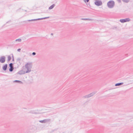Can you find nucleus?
<instances>
[{"label":"nucleus","mask_w":133,"mask_h":133,"mask_svg":"<svg viewBox=\"0 0 133 133\" xmlns=\"http://www.w3.org/2000/svg\"><path fill=\"white\" fill-rule=\"evenodd\" d=\"M32 66V63H27L25 65V68L27 69L26 72H29L31 71V68ZM23 68H25L23 66Z\"/></svg>","instance_id":"nucleus-1"},{"label":"nucleus","mask_w":133,"mask_h":133,"mask_svg":"<svg viewBox=\"0 0 133 133\" xmlns=\"http://www.w3.org/2000/svg\"><path fill=\"white\" fill-rule=\"evenodd\" d=\"M115 3L112 0H110L108 1L107 3V5L109 8H112L114 6Z\"/></svg>","instance_id":"nucleus-2"},{"label":"nucleus","mask_w":133,"mask_h":133,"mask_svg":"<svg viewBox=\"0 0 133 133\" xmlns=\"http://www.w3.org/2000/svg\"><path fill=\"white\" fill-rule=\"evenodd\" d=\"M94 4L96 5L99 6L101 5L102 4V3L101 1L97 0L95 2Z\"/></svg>","instance_id":"nucleus-3"},{"label":"nucleus","mask_w":133,"mask_h":133,"mask_svg":"<svg viewBox=\"0 0 133 133\" xmlns=\"http://www.w3.org/2000/svg\"><path fill=\"white\" fill-rule=\"evenodd\" d=\"M130 19L129 18H126L125 19H120L119 21L122 23H124L127 22H129L130 21Z\"/></svg>","instance_id":"nucleus-4"},{"label":"nucleus","mask_w":133,"mask_h":133,"mask_svg":"<svg viewBox=\"0 0 133 133\" xmlns=\"http://www.w3.org/2000/svg\"><path fill=\"white\" fill-rule=\"evenodd\" d=\"M5 61V57L4 56H3L0 57V62L3 63Z\"/></svg>","instance_id":"nucleus-5"},{"label":"nucleus","mask_w":133,"mask_h":133,"mask_svg":"<svg viewBox=\"0 0 133 133\" xmlns=\"http://www.w3.org/2000/svg\"><path fill=\"white\" fill-rule=\"evenodd\" d=\"M28 72H27L26 71H25L22 70L20 71H19L17 73V74H19V75H22L25 74L26 73H28Z\"/></svg>","instance_id":"nucleus-6"},{"label":"nucleus","mask_w":133,"mask_h":133,"mask_svg":"<svg viewBox=\"0 0 133 133\" xmlns=\"http://www.w3.org/2000/svg\"><path fill=\"white\" fill-rule=\"evenodd\" d=\"M51 121L50 119H45L43 120H41L39 121V122L42 123H44L46 122H50Z\"/></svg>","instance_id":"nucleus-7"},{"label":"nucleus","mask_w":133,"mask_h":133,"mask_svg":"<svg viewBox=\"0 0 133 133\" xmlns=\"http://www.w3.org/2000/svg\"><path fill=\"white\" fill-rule=\"evenodd\" d=\"M8 66V64H5L2 67V69L4 71H6L7 69Z\"/></svg>","instance_id":"nucleus-8"},{"label":"nucleus","mask_w":133,"mask_h":133,"mask_svg":"<svg viewBox=\"0 0 133 133\" xmlns=\"http://www.w3.org/2000/svg\"><path fill=\"white\" fill-rule=\"evenodd\" d=\"M96 93H97L96 91H95L92 92L88 94V95H89L90 97H91L93 96L94 95H95V94H96Z\"/></svg>","instance_id":"nucleus-9"},{"label":"nucleus","mask_w":133,"mask_h":133,"mask_svg":"<svg viewBox=\"0 0 133 133\" xmlns=\"http://www.w3.org/2000/svg\"><path fill=\"white\" fill-rule=\"evenodd\" d=\"M55 6V4H53L49 7V10H51Z\"/></svg>","instance_id":"nucleus-10"},{"label":"nucleus","mask_w":133,"mask_h":133,"mask_svg":"<svg viewBox=\"0 0 133 133\" xmlns=\"http://www.w3.org/2000/svg\"><path fill=\"white\" fill-rule=\"evenodd\" d=\"M14 82L19 83L20 84L23 83V82L19 80H15L14 81Z\"/></svg>","instance_id":"nucleus-11"},{"label":"nucleus","mask_w":133,"mask_h":133,"mask_svg":"<svg viewBox=\"0 0 133 133\" xmlns=\"http://www.w3.org/2000/svg\"><path fill=\"white\" fill-rule=\"evenodd\" d=\"M14 67H10L9 68V71H10V72H12L14 69Z\"/></svg>","instance_id":"nucleus-12"},{"label":"nucleus","mask_w":133,"mask_h":133,"mask_svg":"<svg viewBox=\"0 0 133 133\" xmlns=\"http://www.w3.org/2000/svg\"><path fill=\"white\" fill-rule=\"evenodd\" d=\"M9 66L10 67H14L13 64L12 63H10L9 64Z\"/></svg>","instance_id":"nucleus-13"},{"label":"nucleus","mask_w":133,"mask_h":133,"mask_svg":"<svg viewBox=\"0 0 133 133\" xmlns=\"http://www.w3.org/2000/svg\"><path fill=\"white\" fill-rule=\"evenodd\" d=\"M123 84V82L117 83V86L121 85Z\"/></svg>","instance_id":"nucleus-14"},{"label":"nucleus","mask_w":133,"mask_h":133,"mask_svg":"<svg viewBox=\"0 0 133 133\" xmlns=\"http://www.w3.org/2000/svg\"><path fill=\"white\" fill-rule=\"evenodd\" d=\"M11 59V57L10 56H8V61H9Z\"/></svg>","instance_id":"nucleus-15"},{"label":"nucleus","mask_w":133,"mask_h":133,"mask_svg":"<svg viewBox=\"0 0 133 133\" xmlns=\"http://www.w3.org/2000/svg\"><path fill=\"white\" fill-rule=\"evenodd\" d=\"M81 19L83 20H90V19L89 18H82Z\"/></svg>","instance_id":"nucleus-16"},{"label":"nucleus","mask_w":133,"mask_h":133,"mask_svg":"<svg viewBox=\"0 0 133 133\" xmlns=\"http://www.w3.org/2000/svg\"><path fill=\"white\" fill-rule=\"evenodd\" d=\"M122 1L124 2L127 3L130 0H122Z\"/></svg>","instance_id":"nucleus-17"},{"label":"nucleus","mask_w":133,"mask_h":133,"mask_svg":"<svg viewBox=\"0 0 133 133\" xmlns=\"http://www.w3.org/2000/svg\"><path fill=\"white\" fill-rule=\"evenodd\" d=\"M28 113H31V114H35L34 111V110H31V111H30V112H29Z\"/></svg>","instance_id":"nucleus-18"},{"label":"nucleus","mask_w":133,"mask_h":133,"mask_svg":"<svg viewBox=\"0 0 133 133\" xmlns=\"http://www.w3.org/2000/svg\"><path fill=\"white\" fill-rule=\"evenodd\" d=\"M84 98H88L90 97L88 95L84 96Z\"/></svg>","instance_id":"nucleus-19"},{"label":"nucleus","mask_w":133,"mask_h":133,"mask_svg":"<svg viewBox=\"0 0 133 133\" xmlns=\"http://www.w3.org/2000/svg\"><path fill=\"white\" fill-rule=\"evenodd\" d=\"M15 41H18L19 42H21V41H22V39H20V38H19V39H16Z\"/></svg>","instance_id":"nucleus-20"},{"label":"nucleus","mask_w":133,"mask_h":133,"mask_svg":"<svg viewBox=\"0 0 133 133\" xmlns=\"http://www.w3.org/2000/svg\"><path fill=\"white\" fill-rule=\"evenodd\" d=\"M21 60V58H18L17 59V62H20Z\"/></svg>","instance_id":"nucleus-21"},{"label":"nucleus","mask_w":133,"mask_h":133,"mask_svg":"<svg viewBox=\"0 0 133 133\" xmlns=\"http://www.w3.org/2000/svg\"><path fill=\"white\" fill-rule=\"evenodd\" d=\"M49 18V17H46L42 18V19H48V18Z\"/></svg>","instance_id":"nucleus-22"},{"label":"nucleus","mask_w":133,"mask_h":133,"mask_svg":"<svg viewBox=\"0 0 133 133\" xmlns=\"http://www.w3.org/2000/svg\"><path fill=\"white\" fill-rule=\"evenodd\" d=\"M12 60L13 61H14V56L13 55V54H12Z\"/></svg>","instance_id":"nucleus-23"},{"label":"nucleus","mask_w":133,"mask_h":133,"mask_svg":"<svg viewBox=\"0 0 133 133\" xmlns=\"http://www.w3.org/2000/svg\"><path fill=\"white\" fill-rule=\"evenodd\" d=\"M36 21V19H32L31 20H28V21Z\"/></svg>","instance_id":"nucleus-24"},{"label":"nucleus","mask_w":133,"mask_h":133,"mask_svg":"<svg viewBox=\"0 0 133 133\" xmlns=\"http://www.w3.org/2000/svg\"><path fill=\"white\" fill-rule=\"evenodd\" d=\"M42 20V18H38L36 19V21H38V20Z\"/></svg>","instance_id":"nucleus-25"},{"label":"nucleus","mask_w":133,"mask_h":133,"mask_svg":"<svg viewBox=\"0 0 133 133\" xmlns=\"http://www.w3.org/2000/svg\"><path fill=\"white\" fill-rule=\"evenodd\" d=\"M83 0L84 1V2L85 3H86V2L88 3V2H89V0Z\"/></svg>","instance_id":"nucleus-26"},{"label":"nucleus","mask_w":133,"mask_h":133,"mask_svg":"<svg viewBox=\"0 0 133 133\" xmlns=\"http://www.w3.org/2000/svg\"><path fill=\"white\" fill-rule=\"evenodd\" d=\"M32 54L33 55H35L36 54V52H32Z\"/></svg>","instance_id":"nucleus-27"},{"label":"nucleus","mask_w":133,"mask_h":133,"mask_svg":"<svg viewBox=\"0 0 133 133\" xmlns=\"http://www.w3.org/2000/svg\"><path fill=\"white\" fill-rule=\"evenodd\" d=\"M21 50V49L20 48L18 49H17V51L18 52H19Z\"/></svg>","instance_id":"nucleus-28"},{"label":"nucleus","mask_w":133,"mask_h":133,"mask_svg":"<svg viewBox=\"0 0 133 133\" xmlns=\"http://www.w3.org/2000/svg\"><path fill=\"white\" fill-rule=\"evenodd\" d=\"M118 1L119 3H120L121 2V0H117Z\"/></svg>","instance_id":"nucleus-29"},{"label":"nucleus","mask_w":133,"mask_h":133,"mask_svg":"<svg viewBox=\"0 0 133 133\" xmlns=\"http://www.w3.org/2000/svg\"><path fill=\"white\" fill-rule=\"evenodd\" d=\"M10 21H10V20L9 21H8V22H7L6 23H8L9 22H10Z\"/></svg>","instance_id":"nucleus-30"},{"label":"nucleus","mask_w":133,"mask_h":133,"mask_svg":"<svg viewBox=\"0 0 133 133\" xmlns=\"http://www.w3.org/2000/svg\"><path fill=\"white\" fill-rule=\"evenodd\" d=\"M53 35V33H51V35Z\"/></svg>","instance_id":"nucleus-31"},{"label":"nucleus","mask_w":133,"mask_h":133,"mask_svg":"<svg viewBox=\"0 0 133 133\" xmlns=\"http://www.w3.org/2000/svg\"><path fill=\"white\" fill-rule=\"evenodd\" d=\"M115 86H116V83L115 84Z\"/></svg>","instance_id":"nucleus-32"}]
</instances>
